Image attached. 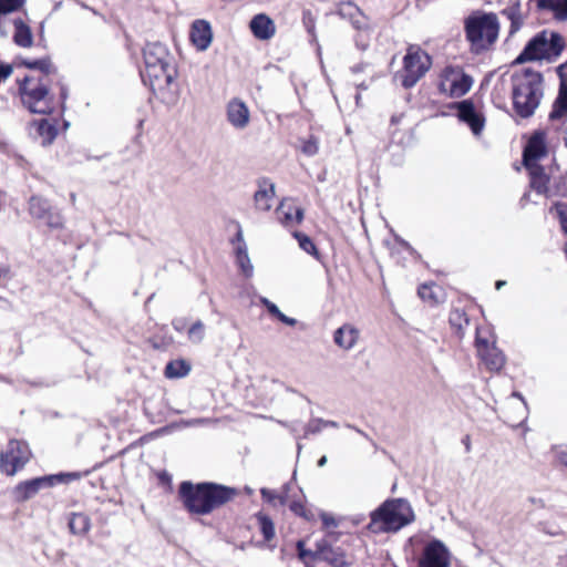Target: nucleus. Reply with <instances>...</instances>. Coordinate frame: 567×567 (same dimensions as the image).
I'll list each match as a JSON object with an SVG mask.
<instances>
[{
    "label": "nucleus",
    "mask_w": 567,
    "mask_h": 567,
    "mask_svg": "<svg viewBox=\"0 0 567 567\" xmlns=\"http://www.w3.org/2000/svg\"><path fill=\"white\" fill-rule=\"evenodd\" d=\"M178 493L185 508L197 515H207L238 495L234 487L208 482L193 484L187 481L179 485Z\"/></svg>",
    "instance_id": "1"
},
{
    "label": "nucleus",
    "mask_w": 567,
    "mask_h": 567,
    "mask_svg": "<svg viewBox=\"0 0 567 567\" xmlns=\"http://www.w3.org/2000/svg\"><path fill=\"white\" fill-rule=\"evenodd\" d=\"M414 519V512L406 499L391 498L371 512L367 529L372 534L398 533Z\"/></svg>",
    "instance_id": "2"
},
{
    "label": "nucleus",
    "mask_w": 567,
    "mask_h": 567,
    "mask_svg": "<svg viewBox=\"0 0 567 567\" xmlns=\"http://www.w3.org/2000/svg\"><path fill=\"white\" fill-rule=\"evenodd\" d=\"M514 110L520 117L532 116L543 97V76L529 68L512 75Z\"/></svg>",
    "instance_id": "3"
},
{
    "label": "nucleus",
    "mask_w": 567,
    "mask_h": 567,
    "mask_svg": "<svg viewBox=\"0 0 567 567\" xmlns=\"http://www.w3.org/2000/svg\"><path fill=\"white\" fill-rule=\"evenodd\" d=\"M17 83L22 104L31 113L49 114L53 112L54 102L50 95L49 80L27 75L22 80H17Z\"/></svg>",
    "instance_id": "4"
},
{
    "label": "nucleus",
    "mask_w": 567,
    "mask_h": 567,
    "mask_svg": "<svg viewBox=\"0 0 567 567\" xmlns=\"http://www.w3.org/2000/svg\"><path fill=\"white\" fill-rule=\"evenodd\" d=\"M177 74L176 65H168V68L155 66L145 69L143 81L158 100L172 104L177 99V85L175 83Z\"/></svg>",
    "instance_id": "5"
},
{
    "label": "nucleus",
    "mask_w": 567,
    "mask_h": 567,
    "mask_svg": "<svg viewBox=\"0 0 567 567\" xmlns=\"http://www.w3.org/2000/svg\"><path fill=\"white\" fill-rule=\"evenodd\" d=\"M467 40L476 49H485L497 40L499 24L496 14L484 13L470 17L465 22Z\"/></svg>",
    "instance_id": "6"
},
{
    "label": "nucleus",
    "mask_w": 567,
    "mask_h": 567,
    "mask_svg": "<svg viewBox=\"0 0 567 567\" xmlns=\"http://www.w3.org/2000/svg\"><path fill=\"white\" fill-rule=\"evenodd\" d=\"M431 64L432 60L425 51L410 47L403 59V70L395 78L401 81L402 86L410 89L425 75Z\"/></svg>",
    "instance_id": "7"
},
{
    "label": "nucleus",
    "mask_w": 567,
    "mask_h": 567,
    "mask_svg": "<svg viewBox=\"0 0 567 567\" xmlns=\"http://www.w3.org/2000/svg\"><path fill=\"white\" fill-rule=\"evenodd\" d=\"M488 328H476L475 347L477 354L492 372H498L505 364L506 359L504 353L495 346V340Z\"/></svg>",
    "instance_id": "8"
},
{
    "label": "nucleus",
    "mask_w": 567,
    "mask_h": 567,
    "mask_svg": "<svg viewBox=\"0 0 567 567\" xmlns=\"http://www.w3.org/2000/svg\"><path fill=\"white\" fill-rule=\"evenodd\" d=\"M78 475L74 473L70 474H55L48 475L42 477H35L32 480H28L19 483L12 491V495L16 502L23 503L33 496H35L39 491L43 488H49L54 486L55 484L65 482L66 478H76Z\"/></svg>",
    "instance_id": "9"
},
{
    "label": "nucleus",
    "mask_w": 567,
    "mask_h": 567,
    "mask_svg": "<svg viewBox=\"0 0 567 567\" xmlns=\"http://www.w3.org/2000/svg\"><path fill=\"white\" fill-rule=\"evenodd\" d=\"M29 445L20 440H10L7 449L0 453V470L9 476H13L30 460Z\"/></svg>",
    "instance_id": "10"
},
{
    "label": "nucleus",
    "mask_w": 567,
    "mask_h": 567,
    "mask_svg": "<svg viewBox=\"0 0 567 567\" xmlns=\"http://www.w3.org/2000/svg\"><path fill=\"white\" fill-rule=\"evenodd\" d=\"M473 84V79L458 66H446L441 75L440 91L451 97L466 94Z\"/></svg>",
    "instance_id": "11"
},
{
    "label": "nucleus",
    "mask_w": 567,
    "mask_h": 567,
    "mask_svg": "<svg viewBox=\"0 0 567 567\" xmlns=\"http://www.w3.org/2000/svg\"><path fill=\"white\" fill-rule=\"evenodd\" d=\"M451 553L439 539L429 542L419 559V567H450Z\"/></svg>",
    "instance_id": "12"
},
{
    "label": "nucleus",
    "mask_w": 567,
    "mask_h": 567,
    "mask_svg": "<svg viewBox=\"0 0 567 567\" xmlns=\"http://www.w3.org/2000/svg\"><path fill=\"white\" fill-rule=\"evenodd\" d=\"M29 212L34 218L44 220L45 225L52 229L63 227L64 220L61 213L53 209L50 203L40 196L30 198Z\"/></svg>",
    "instance_id": "13"
},
{
    "label": "nucleus",
    "mask_w": 567,
    "mask_h": 567,
    "mask_svg": "<svg viewBox=\"0 0 567 567\" xmlns=\"http://www.w3.org/2000/svg\"><path fill=\"white\" fill-rule=\"evenodd\" d=\"M548 154L546 144V133L543 131L534 132L527 141L523 152L524 166H536L538 162Z\"/></svg>",
    "instance_id": "14"
},
{
    "label": "nucleus",
    "mask_w": 567,
    "mask_h": 567,
    "mask_svg": "<svg viewBox=\"0 0 567 567\" xmlns=\"http://www.w3.org/2000/svg\"><path fill=\"white\" fill-rule=\"evenodd\" d=\"M550 54V44L548 33L543 31L528 41L524 50L516 58L515 63H525L527 61L542 60Z\"/></svg>",
    "instance_id": "15"
},
{
    "label": "nucleus",
    "mask_w": 567,
    "mask_h": 567,
    "mask_svg": "<svg viewBox=\"0 0 567 567\" xmlns=\"http://www.w3.org/2000/svg\"><path fill=\"white\" fill-rule=\"evenodd\" d=\"M145 69L176 65L174 55L161 42H150L143 50Z\"/></svg>",
    "instance_id": "16"
},
{
    "label": "nucleus",
    "mask_w": 567,
    "mask_h": 567,
    "mask_svg": "<svg viewBox=\"0 0 567 567\" xmlns=\"http://www.w3.org/2000/svg\"><path fill=\"white\" fill-rule=\"evenodd\" d=\"M559 90L549 113L550 121H565L567 118V61L559 65Z\"/></svg>",
    "instance_id": "17"
},
{
    "label": "nucleus",
    "mask_w": 567,
    "mask_h": 567,
    "mask_svg": "<svg viewBox=\"0 0 567 567\" xmlns=\"http://www.w3.org/2000/svg\"><path fill=\"white\" fill-rule=\"evenodd\" d=\"M226 116L229 124L236 130H245L250 122V111L240 99H231L226 106Z\"/></svg>",
    "instance_id": "18"
},
{
    "label": "nucleus",
    "mask_w": 567,
    "mask_h": 567,
    "mask_svg": "<svg viewBox=\"0 0 567 567\" xmlns=\"http://www.w3.org/2000/svg\"><path fill=\"white\" fill-rule=\"evenodd\" d=\"M458 118L466 123L475 135H480L484 128V117L475 111L474 104L470 100L457 104Z\"/></svg>",
    "instance_id": "19"
},
{
    "label": "nucleus",
    "mask_w": 567,
    "mask_h": 567,
    "mask_svg": "<svg viewBox=\"0 0 567 567\" xmlns=\"http://www.w3.org/2000/svg\"><path fill=\"white\" fill-rule=\"evenodd\" d=\"M277 219L286 227L298 225L303 219V209L292 200L285 199L276 209Z\"/></svg>",
    "instance_id": "20"
},
{
    "label": "nucleus",
    "mask_w": 567,
    "mask_h": 567,
    "mask_svg": "<svg viewBox=\"0 0 567 567\" xmlns=\"http://www.w3.org/2000/svg\"><path fill=\"white\" fill-rule=\"evenodd\" d=\"M190 41L199 50L205 51L212 43L213 31L208 21L195 20L190 28Z\"/></svg>",
    "instance_id": "21"
},
{
    "label": "nucleus",
    "mask_w": 567,
    "mask_h": 567,
    "mask_svg": "<svg viewBox=\"0 0 567 567\" xmlns=\"http://www.w3.org/2000/svg\"><path fill=\"white\" fill-rule=\"evenodd\" d=\"M252 34L258 40H269L276 33L274 20L265 13L256 14L249 23Z\"/></svg>",
    "instance_id": "22"
},
{
    "label": "nucleus",
    "mask_w": 567,
    "mask_h": 567,
    "mask_svg": "<svg viewBox=\"0 0 567 567\" xmlns=\"http://www.w3.org/2000/svg\"><path fill=\"white\" fill-rule=\"evenodd\" d=\"M315 556L317 559L326 561L332 567H344L347 565L344 553L340 548H334L326 543L318 545V550Z\"/></svg>",
    "instance_id": "23"
},
{
    "label": "nucleus",
    "mask_w": 567,
    "mask_h": 567,
    "mask_svg": "<svg viewBox=\"0 0 567 567\" xmlns=\"http://www.w3.org/2000/svg\"><path fill=\"white\" fill-rule=\"evenodd\" d=\"M358 339L359 330L349 323L338 328L333 334L334 343L343 350H351L357 344Z\"/></svg>",
    "instance_id": "24"
},
{
    "label": "nucleus",
    "mask_w": 567,
    "mask_h": 567,
    "mask_svg": "<svg viewBox=\"0 0 567 567\" xmlns=\"http://www.w3.org/2000/svg\"><path fill=\"white\" fill-rule=\"evenodd\" d=\"M337 13L343 19H349L351 24L358 30L365 29L368 25L367 18L352 2L340 3Z\"/></svg>",
    "instance_id": "25"
},
{
    "label": "nucleus",
    "mask_w": 567,
    "mask_h": 567,
    "mask_svg": "<svg viewBox=\"0 0 567 567\" xmlns=\"http://www.w3.org/2000/svg\"><path fill=\"white\" fill-rule=\"evenodd\" d=\"M529 173L530 182L529 185L538 195H547L549 177L545 173V169L540 165L526 166Z\"/></svg>",
    "instance_id": "26"
},
{
    "label": "nucleus",
    "mask_w": 567,
    "mask_h": 567,
    "mask_svg": "<svg viewBox=\"0 0 567 567\" xmlns=\"http://www.w3.org/2000/svg\"><path fill=\"white\" fill-rule=\"evenodd\" d=\"M275 196V185L270 182H260L259 188L255 193V206L257 209L267 212L271 208V202Z\"/></svg>",
    "instance_id": "27"
},
{
    "label": "nucleus",
    "mask_w": 567,
    "mask_h": 567,
    "mask_svg": "<svg viewBox=\"0 0 567 567\" xmlns=\"http://www.w3.org/2000/svg\"><path fill=\"white\" fill-rule=\"evenodd\" d=\"M32 127L34 128L35 134L41 137L42 145L51 144L56 137L58 130L55 124L47 118L34 121L32 123Z\"/></svg>",
    "instance_id": "28"
},
{
    "label": "nucleus",
    "mask_w": 567,
    "mask_h": 567,
    "mask_svg": "<svg viewBox=\"0 0 567 567\" xmlns=\"http://www.w3.org/2000/svg\"><path fill=\"white\" fill-rule=\"evenodd\" d=\"M14 34L13 41L17 45L22 48H30L33 43V35L31 29L23 22L22 19H14Z\"/></svg>",
    "instance_id": "29"
},
{
    "label": "nucleus",
    "mask_w": 567,
    "mask_h": 567,
    "mask_svg": "<svg viewBox=\"0 0 567 567\" xmlns=\"http://www.w3.org/2000/svg\"><path fill=\"white\" fill-rule=\"evenodd\" d=\"M537 8L551 11L559 21L567 20V0H537Z\"/></svg>",
    "instance_id": "30"
},
{
    "label": "nucleus",
    "mask_w": 567,
    "mask_h": 567,
    "mask_svg": "<svg viewBox=\"0 0 567 567\" xmlns=\"http://www.w3.org/2000/svg\"><path fill=\"white\" fill-rule=\"evenodd\" d=\"M22 64L31 70L40 71V75H35V78H43L44 80H49V75L55 73V68L51 63V60L48 58L39 59V60H24Z\"/></svg>",
    "instance_id": "31"
},
{
    "label": "nucleus",
    "mask_w": 567,
    "mask_h": 567,
    "mask_svg": "<svg viewBox=\"0 0 567 567\" xmlns=\"http://www.w3.org/2000/svg\"><path fill=\"white\" fill-rule=\"evenodd\" d=\"M502 14L511 21L509 33L517 32L523 25V16L520 12V6L518 2L513 3L502 10Z\"/></svg>",
    "instance_id": "32"
},
{
    "label": "nucleus",
    "mask_w": 567,
    "mask_h": 567,
    "mask_svg": "<svg viewBox=\"0 0 567 567\" xmlns=\"http://www.w3.org/2000/svg\"><path fill=\"white\" fill-rule=\"evenodd\" d=\"M90 527V518L85 514H72L69 519V528L74 535H84L89 532Z\"/></svg>",
    "instance_id": "33"
},
{
    "label": "nucleus",
    "mask_w": 567,
    "mask_h": 567,
    "mask_svg": "<svg viewBox=\"0 0 567 567\" xmlns=\"http://www.w3.org/2000/svg\"><path fill=\"white\" fill-rule=\"evenodd\" d=\"M302 25L303 28L306 29L308 35H309V41L310 43H313L317 45V50L320 51V45H319V42H318V35H317V31H316V17L315 14L311 12V10L309 9H306L302 11Z\"/></svg>",
    "instance_id": "34"
},
{
    "label": "nucleus",
    "mask_w": 567,
    "mask_h": 567,
    "mask_svg": "<svg viewBox=\"0 0 567 567\" xmlns=\"http://www.w3.org/2000/svg\"><path fill=\"white\" fill-rule=\"evenodd\" d=\"M190 371V365L184 360L171 361L166 364L165 377L168 379L183 378Z\"/></svg>",
    "instance_id": "35"
},
{
    "label": "nucleus",
    "mask_w": 567,
    "mask_h": 567,
    "mask_svg": "<svg viewBox=\"0 0 567 567\" xmlns=\"http://www.w3.org/2000/svg\"><path fill=\"white\" fill-rule=\"evenodd\" d=\"M259 528L266 540H271L275 537V525L272 520L262 514L257 516Z\"/></svg>",
    "instance_id": "36"
},
{
    "label": "nucleus",
    "mask_w": 567,
    "mask_h": 567,
    "mask_svg": "<svg viewBox=\"0 0 567 567\" xmlns=\"http://www.w3.org/2000/svg\"><path fill=\"white\" fill-rule=\"evenodd\" d=\"M293 237L298 240L299 247L309 255H317V248L311 238L302 233L295 231Z\"/></svg>",
    "instance_id": "37"
},
{
    "label": "nucleus",
    "mask_w": 567,
    "mask_h": 567,
    "mask_svg": "<svg viewBox=\"0 0 567 567\" xmlns=\"http://www.w3.org/2000/svg\"><path fill=\"white\" fill-rule=\"evenodd\" d=\"M237 261L239 267L241 268L243 272L246 276H251L252 274V265L250 264L248 254L246 248H238L237 249Z\"/></svg>",
    "instance_id": "38"
},
{
    "label": "nucleus",
    "mask_w": 567,
    "mask_h": 567,
    "mask_svg": "<svg viewBox=\"0 0 567 567\" xmlns=\"http://www.w3.org/2000/svg\"><path fill=\"white\" fill-rule=\"evenodd\" d=\"M205 336V327L202 321H196L188 329V338L192 342L198 343L204 339Z\"/></svg>",
    "instance_id": "39"
},
{
    "label": "nucleus",
    "mask_w": 567,
    "mask_h": 567,
    "mask_svg": "<svg viewBox=\"0 0 567 567\" xmlns=\"http://www.w3.org/2000/svg\"><path fill=\"white\" fill-rule=\"evenodd\" d=\"M301 152L307 156H315L319 152L318 138L311 136L302 142Z\"/></svg>",
    "instance_id": "40"
},
{
    "label": "nucleus",
    "mask_w": 567,
    "mask_h": 567,
    "mask_svg": "<svg viewBox=\"0 0 567 567\" xmlns=\"http://www.w3.org/2000/svg\"><path fill=\"white\" fill-rule=\"evenodd\" d=\"M450 322L453 327H456L458 330H462L463 323L468 324V319L462 311L454 310L450 315Z\"/></svg>",
    "instance_id": "41"
},
{
    "label": "nucleus",
    "mask_w": 567,
    "mask_h": 567,
    "mask_svg": "<svg viewBox=\"0 0 567 567\" xmlns=\"http://www.w3.org/2000/svg\"><path fill=\"white\" fill-rule=\"evenodd\" d=\"M323 429H324V420H321V419L311 420L306 426L305 435L319 433Z\"/></svg>",
    "instance_id": "42"
},
{
    "label": "nucleus",
    "mask_w": 567,
    "mask_h": 567,
    "mask_svg": "<svg viewBox=\"0 0 567 567\" xmlns=\"http://www.w3.org/2000/svg\"><path fill=\"white\" fill-rule=\"evenodd\" d=\"M548 40L550 44V52L556 49H560L564 45V38L559 33H548Z\"/></svg>",
    "instance_id": "43"
},
{
    "label": "nucleus",
    "mask_w": 567,
    "mask_h": 567,
    "mask_svg": "<svg viewBox=\"0 0 567 567\" xmlns=\"http://www.w3.org/2000/svg\"><path fill=\"white\" fill-rule=\"evenodd\" d=\"M433 288H434V286H431V285H426V284L422 285L419 288V296L423 300H435Z\"/></svg>",
    "instance_id": "44"
},
{
    "label": "nucleus",
    "mask_w": 567,
    "mask_h": 567,
    "mask_svg": "<svg viewBox=\"0 0 567 567\" xmlns=\"http://www.w3.org/2000/svg\"><path fill=\"white\" fill-rule=\"evenodd\" d=\"M555 457L557 462L567 467V447H558L555 450Z\"/></svg>",
    "instance_id": "45"
},
{
    "label": "nucleus",
    "mask_w": 567,
    "mask_h": 567,
    "mask_svg": "<svg viewBox=\"0 0 567 567\" xmlns=\"http://www.w3.org/2000/svg\"><path fill=\"white\" fill-rule=\"evenodd\" d=\"M13 68L11 64L0 63V83L11 76Z\"/></svg>",
    "instance_id": "46"
},
{
    "label": "nucleus",
    "mask_w": 567,
    "mask_h": 567,
    "mask_svg": "<svg viewBox=\"0 0 567 567\" xmlns=\"http://www.w3.org/2000/svg\"><path fill=\"white\" fill-rule=\"evenodd\" d=\"M260 302L267 308V310L272 315V316H277L279 313V308L272 303L271 301H269L267 298L262 297L260 298Z\"/></svg>",
    "instance_id": "47"
},
{
    "label": "nucleus",
    "mask_w": 567,
    "mask_h": 567,
    "mask_svg": "<svg viewBox=\"0 0 567 567\" xmlns=\"http://www.w3.org/2000/svg\"><path fill=\"white\" fill-rule=\"evenodd\" d=\"M321 520H322V524L326 528H330V527H337L338 526V523L337 520L334 519V517H332L331 515L329 514H326V513H322L321 514Z\"/></svg>",
    "instance_id": "48"
},
{
    "label": "nucleus",
    "mask_w": 567,
    "mask_h": 567,
    "mask_svg": "<svg viewBox=\"0 0 567 567\" xmlns=\"http://www.w3.org/2000/svg\"><path fill=\"white\" fill-rule=\"evenodd\" d=\"M540 529L550 536H558L563 534V530L558 526L548 528L545 523H540Z\"/></svg>",
    "instance_id": "49"
},
{
    "label": "nucleus",
    "mask_w": 567,
    "mask_h": 567,
    "mask_svg": "<svg viewBox=\"0 0 567 567\" xmlns=\"http://www.w3.org/2000/svg\"><path fill=\"white\" fill-rule=\"evenodd\" d=\"M278 320H280L282 323H286L288 326H295L297 323V320L290 317H287L285 313L279 311V313L276 316Z\"/></svg>",
    "instance_id": "50"
},
{
    "label": "nucleus",
    "mask_w": 567,
    "mask_h": 567,
    "mask_svg": "<svg viewBox=\"0 0 567 567\" xmlns=\"http://www.w3.org/2000/svg\"><path fill=\"white\" fill-rule=\"evenodd\" d=\"M260 493L262 495V498L268 501V502L274 501L275 497H276V494L272 491L268 489V488H261Z\"/></svg>",
    "instance_id": "51"
},
{
    "label": "nucleus",
    "mask_w": 567,
    "mask_h": 567,
    "mask_svg": "<svg viewBox=\"0 0 567 567\" xmlns=\"http://www.w3.org/2000/svg\"><path fill=\"white\" fill-rule=\"evenodd\" d=\"M290 509L292 512H295L296 514H299V515H302V511H303V507L300 503H296L293 502L291 505H290Z\"/></svg>",
    "instance_id": "52"
},
{
    "label": "nucleus",
    "mask_w": 567,
    "mask_h": 567,
    "mask_svg": "<svg viewBox=\"0 0 567 567\" xmlns=\"http://www.w3.org/2000/svg\"><path fill=\"white\" fill-rule=\"evenodd\" d=\"M368 68H369L368 64H359V65L353 66L351 70H352V72L357 73V72H363Z\"/></svg>",
    "instance_id": "53"
},
{
    "label": "nucleus",
    "mask_w": 567,
    "mask_h": 567,
    "mask_svg": "<svg viewBox=\"0 0 567 567\" xmlns=\"http://www.w3.org/2000/svg\"><path fill=\"white\" fill-rule=\"evenodd\" d=\"M560 224L565 233H567V216L560 215Z\"/></svg>",
    "instance_id": "54"
},
{
    "label": "nucleus",
    "mask_w": 567,
    "mask_h": 567,
    "mask_svg": "<svg viewBox=\"0 0 567 567\" xmlns=\"http://www.w3.org/2000/svg\"><path fill=\"white\" fill-rule=\"evenodd\" d=\"M298 549H299L300 558H305L308 555V553L302 548V543L301 542L298 543Z\"/></svg>",
    "instance_id": "55"
},
{
    "label": "nucleus",
    "mask_w": 567,
    "mask_h": 567,
    "mask_svg": "<svg viewBox=\"0 0 567 567\" xmlns=\"http://www.w3.org/2000/svg\"><path fill=\"white\" fill-rule=\"evenodd\" d=\"M463 443L465 445L466 451L468 452L471 450L470 436H465L464 440H463Z\"/></svg>",
    "instance_id": "56"
},
{
    "label": "nucleus",
    "mask_w": 567,
    "mask_h": 567,
    "mask_svg": "<svg viewBox=\"0 0 567 567\" xmlns=\"http://www.w3.org/2000/svg\"><path fill=\"white\" fill-rule=\"evenodd\" d=\"M80 6L83 8V9H87V10H91L94 14H97V11L94 10L93 8H90L87 4H85L84 2H80Z\"/></svg>",
    "instance_id": "57"
},
{
    "label": "nucleus",
    "mask_w": 567,
    "mask_h": 567,
    "mask_svg": "<svg viewBox=\"0 0 567 567\" xmlns=\"http://www.w3.org/2000/svg\"><path fill=\"white\" fill-rule=\"evenodd\" d=\"M327 463V456H321L318 461V466L322 467Z\"/></svg>",
    "instance_id": "58"
},
{
    "label": "nucleus",
    "mask_w": 567,
    "mask_h": 567,
    "mask_svg": "<svg viewBox=\"0 0 567 567\" xmlns=\"http://www.w3.org/2000/svg\"><path fill=\"white\" fill-rule=\"evenodd\" d=\"M355 84L358 85V87L363 89V90H367V89H368V86H369V84H368V83H365V82H360V83H357V82H355Z\"/></svg>",
    "instance_id": "59"
},
{
    "label": "nucleus",
    "mask_w": 567,
    "mask_h": 567,
    "mask_svg": "<svg viewBox=\"0 0 567 567\" xmlns=\"http://www.w3.org/2000/svg\"><path fill=\"white\" fill-rule=\"evenodd\" d=\"M513 396H515V398H517V399L522 400V401H523V403H524V405L526 406V403H525V401H524V399H523V396H522V394H520V393H518V392H514V393H513Z\"/></svg>",
    "instance_id": "60"
},
{
    "label": "nucleus",
    "mask_w": 567,
    "mask_h": 567,
    "mask_svg": "<svg viewBox=\"0 0 567 567\" xmlns=\"http://www.w3.org/2000/svg\"><path fill=\"white\" fill-rule=\"evenodd\" d=\"M7 272H8V269H7V268H4V267H2V266H0V278H1L2 276L7 275Z\"/></svg>",
    "instance_id": "61"
},
{
    "label": "nucleus",
    "mask_w": 567,
    "mask_h": 567,
    "mask_svg": "<svg viewBox=\"0 0 567 567\" xmlns=\"http://www.w3.org/2000/svg\"><path fill=\"white\" fill-rule=\"evenodd\" d=\"M326 426H337V423L333 421H324V427Z\"/></svg>",
    "instance_id": "62"
},
{
    "label": "nucleus",
    "mask_w": 567,
    "mask_h": 567,
    "mask_svg": "<svg viewBox=\"0 0 567 567\" xmlns=\"http://www.w3.org/2000/svg\"><path fill=\"white\" fill-rule=\"evenodd\" d=\"M505 285V281L498 280L496 282V289H501Z\"/></svg>",
    "instance_id": "63"
},
{
    "label": "nucleus",
    "mask_w": 567,
    "mask_h": 567,
    "mask_svg": "<svg viewBox=\"0 0 567 567\" xmlns=\"http://www.w3.org/2000/svg\"><path fill=\"white\" fill-rule=\"evenodd\" d=\"M71 200L74 202L75 200V195L74 194H71Z\"/></svg>",
    "instance_id": "64"
}]
</instances>
